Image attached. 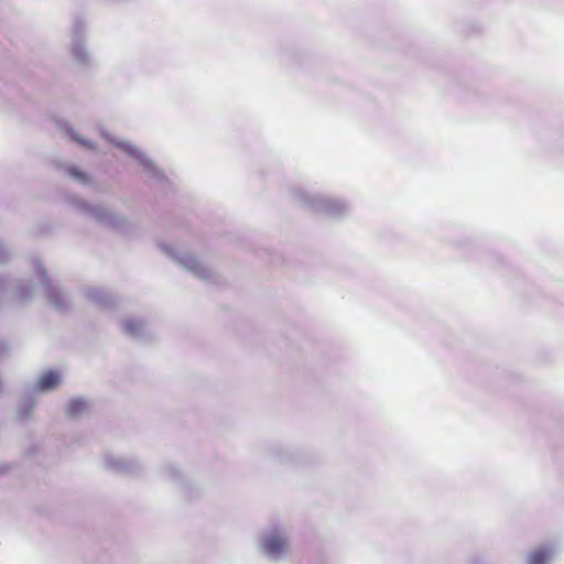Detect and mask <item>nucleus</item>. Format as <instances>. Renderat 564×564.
Returning a JSON list of instances; mask_svg holds the SVG:
<instances>
[{
  "mask_svg": "<svg viewBox=\"0 0 564 564\" xmlns=\"http://www.w3.org/2000/svg\"><path fill=\"white\" fill-rule=\"evenodd\" d=\"M159 248L184 270L203 281H212L214 270L203 260L174 241H161Z\"/></svg>",
  "mask_w": 564,
  "mask_h": 564,
  "instance_id": "f257e3e1",
  "label": "nucleus"
},
{
  "mask_svg": "<svg viewBox=\"0 0 564 564\" xmlns=\"http://www.w3.org/2000/svg\"><path fill=\"white\" fill-rule=\"evenodd\" d=\"M293 200L307 210L329 217L341 216L349 209V206L340 199L313 194L305 189H295Z\"/></svg>",
  "mask_w": 564,
  "mask_h": 564,
  "instance_id": "f03ea898",
  "label": "nucleus"
},
{
  "mask_svg": "<svg viewBox=\"0 0 564 564\" xmlns=\"http://www.w3.org/2000/svg\"><path fill=\"white\" fill-rule=\"evenodd\" d=\"M98 133L107 140L115 148L121 150L128 156L134 159L142 167L144 173L154 181H162L164 178L163 171L156 166L153 160L147 155L141 149L131 142L112 135L110 132L106 131L102 127H97Z\"/></svg>",
  "mask_w": 564,
  "mask_h": 564,
  "instance_id": "7ed1b4c3",
  "label": "nucleus"
},
{
  "mask_svg": "<svg viewBox=\"0 0 564 564\" xmlns=\"http://www.w3.org/2000/svg\"><path fill=\"white\" fill-rule=\"evenodd\" d=\"M257 549L261 555L270 561L278 562L290 553V536L285 529L270 528L259 536Z\"/></svg>",
  "mask_w": 564,
  "mask_h": 564,
  "instance_id": "20e7f679",
  "label": "nucleus"
},
{
  "mask_svg": "<svg viewBox=\"0 0 564 564\" xmlns=\"http://www.w3.org/2000/svg\"><path fill=\"white\" fill-rule=\"evenodd\" d=\"M75 205L83 214L91 217L94 220L104 226L121 228L124 224V219L109 206L99 204L90 205L82 199H76Z\"/></svg>",
  "mask_w": 564,
  "mask_h": 564,
  "instance_id": "39448f33",
  "label": "nucleus"
},
{
  "mask_svg": "<svg viewBox=\"0 0 564 564\" xmlns=\"http://www.w3.org/2000/svg\"><path fill=\"white\" fill-rule=\"evenodd\" d=\"M70 54L73 59L79 66H89L93 62L91 53L87 50L84 42V25L77 23L70 35Z\"/></svg>",
  "mask_w": 564,
  "mask_h": 564,
  "instance_id": "423d86ee",
  "label": "nucleus"
},
{
  "mask_svg": "<svg viewBox=\"0 0 564 564\" xmlns=\"http://www.w3.org/2000/svg\"><path fill=\"white\" fill-rule=\"evenodd\" d=\"M37 272L51 304L58 311H65L69 304L68 297L57 286L50 283L41 264L37 265Z\"/></svg>",
  "mask_w": 564,
  "mask_h": 564,
  "instance_id": "0eeeda50",
  "label": "nucleus"
},
{
  "mask_svg": "<svg viewBox=\"0 0 564 564\" xmlns=\"http://www.w3.org/2000/svg\"><path fill=\"white\" fill-rule=\"evenodd\" d=\"M105 464L109 469L113 471L123 474H132L135 471V464L132 460H129L121 456L107 454L105 456Z\"/></svg>",
  "mask_w": 564,
  "mask_h": 564,
  "instance_id": "6e6552de",
  "label": "nucleus"
},
{
  "mask_svg": "<svg viewBox=\"0 0 564 564\" xmlns=\"http://www.w3.org/2000/svg\"><path fill=\"white\" fill-rule=\"evenodd\" d=\"M556 549L553 545H542L528 555V564H550L554 558Z\"/></svg>",
  "mask_w": 564,
  "mask_h": 564,
  "instance_id": "1a4fd4ad",
  "label": "nucleus"
},
{
  "mask_svg": "<svg viewBox=\"0 0 564 564\" xmlns=\"http://www.w3.org/2000/svg\"><path fill=\"white\" fill-rule=\"evenodd\" d=\"M62 382V377L58 372L46 371L39 378L35 389L40 392L46 393L55 389Z\"/></svg>",
  "mask_w": 564,
  "mask_h": 564,
  "instance_id": "9d476101",
  "label": "nucleus"
},
{
  "mask_svg": "<svg viewBox=\"0 0 564 564\" xmlns=\"http://www.w3.org/2000/svg\"><path fill=\"white\" fill-rule=\"evenodd\" d=\"M122 330L130 337L142 338L145 334V325L140 319L129 317L122 322Z\"/></svg>",
  "mask_w": 564,
  "mask_h": 564,
  "instance_id": "9b49d317",
  "label": "nucleus"
},
{
  "mask_svg": "<svg viewBox=\"0 0 564 564\" xmlns=\"http://www.w3.org/2000/svg\"><path fill=\"white\" fill-rule=\"evenodd\" d=\"M89 409L88 402L83 398H75L67 404L66 412L70 417H78L85 414Z\"/></svg>",
  "mask_w": 564,
  "mask_h": 564,
  "instance_id": "f8f14e48",
  "label": "nucleus"
},
{
  "mask_svg": "<svg viewBox=\"0 0 564 564\" xmlns=\"http://www.w3.org/2000/svg\"><path fill=\"white\" fill-rule=\"evenodd\" d=\"M58 126H59V129L63 132H65V134L68 135L77 144H79L84 148H87V149H93V143L89 140H87L86 138L82 137L79 133L75 132L68 122L63 121V122H59Z\"/></svg>",
  "mask_w": 564,
  "mask_h": 564,
  "instance_id": "ddd939ff",
  "label": "nucleus"
},
{
  "mask_svg": "<svg viewBox=\"0 0 564 564\" xmlns=\"http://www.w3.org/2000/svg\"><path fill=\"white\" fill-rule=\"evenodd\" d=\"M36 401L32 397H25L19 404L17 415L20 419L28 417L34 410Z\"/></svg>",
  "mask_w": 564,
  "mask_h": 564,
  "instance_id": "4468645a",
  "label": "nucleus"
},
{
  "mask_svg": "<svg viewBox=\"0 0 564 564\" xmlns=\"http://www.w3.org/2000/svg\"><path fill=\"white\" fill-rule=\"evenodd\" d=\"M67 174L69 177H72L73 180L79 182V183H83V184H86L88 183V176L87 174H85L83 171H80L77 166H68L67 170H66Z\"/></svg>",
  "mask_w": 564,
  "mask_h": 564,
  "instance_id": "2eb2a0df",
  "label": "nucleus"
},
{
  "mask_svg": "<svg viewBox=\"0 0 564 564\" xmlns=\"http://www.w3.org/2000/svg\"><path fill=\"white\" fill-rule=\"evenodd\" d=\"M15 297L20 302H25L28 300H31L32 293L30 291L29 285H21L15 293Z\"/></svg>",
  "mask_w": 564,
  "mask_h": 564,
  "instance_id": "dca6fc26",
  "label": "nucleus"
},
{
  "mask_svg": "<svg viewBox=\"0 0 564 564\" xmlns=\"http://www.w3.org/2000/svg\"><path fill=\"white\" fill-rule=\"evenodd\" d=\"M166 477H167L171 481L176 482V481H177V479L181 477V473H180V470H178V469H176V468H169V469L166 470Z\"/></svg>",
  "mask_w": 564,
  "mask_h": 564,
  "instance_id": "f3484780",
  "label": "nucleus"
},
{
  "mask_svg": "<svg viewBox=\"0 0 564 564\" xmlns=\"http://www.w3.org/2000/svg\"><path fill=\"white\" fill-rule=\"evenodd\" d=\"M101 295H102V293H101V291H99V290H94V291H91V292H90V294H89V296H90L94 301H96V302H100V303H101V299H99V296H101Z\"/></svg>",
  "mask_w": 564,
  "mask_h": 564,
  "instance_id": "a211bd4d",
  "label": "nucleus"
},
{
  "mask_svg": "<svg viewBox=\"0 0 564 564\" xmlns=\"http://www.w3.org/2000/svg\"><path fill=\"white\" fill-rule=\"evenodd\" d=\"M7 251L2 243H0V262L4 261L7 258Z\"/></svg>",
  "mask_w": 564,
  "mask_h": 564,
  "instance_id": "6ab92c4d",
  "label": "nucleus"
}]
</instances>
